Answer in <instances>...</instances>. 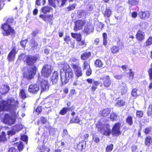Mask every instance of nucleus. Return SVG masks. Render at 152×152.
<instances>
[{
	"instance_id": "2f4dec72",
	"label": "nucleus",
	"mask_w": 152,
	"mask_h": 152,
	"mask_svg": "<svg viewBox=\"0 0 152 152\" xmlns=\"http://www.w3.org/2000/svg\"><path fill=\"white\" fill-rule=\"evenodd\" d=\"M152 139L151 137H147L145 140V143L146 145H149L152 142Z\"/></svg>"
},
{
	"instance_id": "412c9836",
	"label": "nucleus",
	"mask_w": 152,
	"mask_h": 152,
	"mask_svg": "<svg viewBox=\"0 0 152 152\" xmlns=\"http://www.w3.org/2000/svg\"><path fill=\"white\" fill-rule=\"evenodd\" d=\"M121 93L122 95L126 93L127 91V88L125 83H121Z\"/></svg>"
},
{
	"instance_id": "c85d7f7f",
	"label": "nucleus",
	"mask_w": 152,
	"mask_h": 152,
	"mask_svg": "<svg viewBox=\"0 0 152 152\" xmlns=\"http://www.w3.org/2000/svg\"><path fill=\"white\" fill-rule=\"evenodd\" d=\"M96 66L98 67H102L103 65V63L99 59H97L95 61Z\"/></svg>"
},
{
	"instance_id": "ddd939ff",
	"label": "nucleus",
	"mask_w": 152,
	"mask_h": 152,
	"mask_svg": "<svg viewBox=\"0 0 152 152\" xmlns=\"http://www.w3.org/2000/svg\"><path fill=\"white\" fill-rule=\"evenodd\" d=\"M23 127V126L21 124H16L13 126V131L8 132L7 134L9 135H14L15 134V132H18L22 129Z\"/></svg>"
},
{
	"instance_id": "c03bdc74",
	"label": "nucleus",
	"mask_w": 152,
	"mask_h": 152,
	"mask_svg": "<svg viewBox=\"0 0 152 152\" xmlns=\"http://www.w3.org/2000/svg\"><path fill=\"white\" fill-rule=\"evenodd\" d=\"M49 4L52 7L55 8L56 7V5L55 3L56 1V0H55L54 1L53 0H48Z\"/></svg>"
},
{
	"instance_id": "a211bd4d",
	"label": "nucleus",
	"mask_w": 152,
	"mask_h": 152,
	"mask_svg": "<svg viewBox=\"0 0 152 152\" xmlns=\"http://www.w3.org/2000/svg\"><path fill=\"white\" fill-rule=\"evenodd\" d=\"M94 30V26L92 24H86L84 28V32L87 34H89Z\"/></svg>"
},
{
	"instance_id": "0e129e2a",
	"label": "nucleus",
	"mask_w": 152,
	"mask_h": 152,
	"mask_svg": "<svg viewBox=\"0 0 152 152\" xmlns=\"http://www.w3.org/2000/svg\"><path fill=\"white\" fill-rule=\"evenodd\" d=\"M148 72L150 78L152 80V68H150L149 69L148 71Z\"/></svg>"
},
{
	"instance_id": "f8f14e48",
	"label": "nucleus",
	"mask_w": 152,
	"mask_h": 152,
	"mask_svg": "<svg viewBox=\"0 0 152 152\" xmlns=\"http://www.w3.org/2000/svg\"><path fill=\"white\" fill-rule=\"evenodd\" d=\"M101 80H104V85L106 87L109 86L111 84L110 79L108 75H104L100 78Z\"/></svg>"
},
{
	"instance_id": "4be33fe9",
	"label": "nucleus",
	"mask_w": 152,
	"mask_h": 152,
	"mask_svg": "<svg viewBox=\"0 0 152 152\" xmlns=\"http://www.w3.org/2000/svg\"><path fill=\"white\" fill-rule=\"evenodd\" d=\"M9 90V87L7 85H4L0 88V92L2 94H4L7 93Z\"/></svg>"
},
{
	"instance_id": "4d7b16f0",
	"label": "nucleus",
	"mask_w": 152,
	"mask_h": 152,
	"mask_svg": "<svg viewBox=\"0 0 152 152\" xmlns=\"http://www.w3.org/2000/svg\"><path fill=\"white\" fill-rule=\"evenodd\" d=\"M132 149L133 152H138V149L136 146L133 145L132 146Z\"/></svg>"
},
{
	"instance_id": "6ab92c4d",
	"label": "nucleus",
	"mask_w": 152,
	"mask_h": 152,
	"mask_svg": "<svg viewBox=\"0 0 152 152\" xmlns=\"http://www.w3.org/2000/svg\"><path fill=\"white\" fill-rule=\"evenodd\" d=\"M58 73L57 72L55 71L51 77V80L53 84L56 83L58 82Z\"/></svg>"
},
{
	"instance_id": "bb28decb",
	"label": "nucleus",
	"mask_w": 152,
	"mask_h": 152,
	"mask_svg": "<svg viewBox=\"0 0 152 152\" xmlns=\"http://www.w3.org/2000/svg\"><path fill=\"white\" fill-rule=\"evenodd\" d=\"M110 109L109 108L104 109L103 110L101 114L103 116H107L110 113Z\"/></svg>"
},
{
	"instance_id": "e433bc0d",
	"label": "nucleus",
	"mask_w": 152,
	"mask_h": 152,
	"mask_svg": "<svg viewBox=\"0 0 152 152\" xmlns=\"http://www.w3.org/2000/svg\"><path fill=\"white\" fill-rule=\"evenodd\" d=\"M86 80L89 83H93V84L96 85H98L99 84L98 81H95L92 79H87Z\"/></svg>"
},
{
	"instance_id": "2eb2a0df",
	"label": "nucleus",
	"mask_w": 152,
	"mask_h": 152,
	"mask_svg": "<svg viewBox=\"0 0 152 152\" xmlns=\"http://www.w3.org/2000/svg\"><path fill=\"white\" fill-rule=\"evenodd\" d=\"M101 132L106 135H109L111 133L110 126L107 125H105L101 129Z\"/></svg>"
},
{
	"instance_id": "09e8293b",
	"label": "nucleus",
	"mask_w": 152,
	"mask_h": 152,
	"mask_svg": "<svg viewBox=\"0 0 152 152\" xmlns=\"http://www.w3.org/2000/svg\"><path fill=\"white\" fill-rule=\"evenodd\" d=\"M8 152H18V151L17 148L12 147L9 149Z\"/></svg>"
},
{
	"instance_id": "f257e3e1",
	"label": "nucleus",
	"mask_w": 152,
	"mask_h": 152,
	"mask_svg": "<svg viewBox=\"0 0 152 152\" xmlns=\"http://www.w3.org/2000/svg\"><path fill=\"white\" fill-rule=\"evenodd\" d=\"M18 104V102L15 101L12 98L8 99L6 101H2L0 103V112L5 110L15 112V111H17Z\"/></svg>"
},
{
	"instance_id": "6e6552de",
	"label": "nucleus",
	"mask_w": 152,
	"mask_h": 152,
	"mask_svg": "<svg viewBox=\"0 0 152 152\" xmlns=\"http://www.w3.org/2000/svg\"><path fill=\"white\" fill-rule=\"evenodd\" d=\"M39 82V83H41L42 91L48 90L49 86L47 80L42 78L40 76H39L38 77V83Z\"/></svg>"
},
{
	"instance_id": "8fccbe9b",
	"label": "nucleus",
	"mask_w": 152,
	"mask_h": 152,
	"mask_svg": "<svg viewBox=\"0 0 152 152\" xmlns=\"http://www.w3.org/2000/svg\"><path fill=\"white\" fill-rule=\"evenodd\" d=\"M136 115L137 117H142L143 115V112L141 111H137L136 112Z\"/></svg>"
},
{
	"instance_id": "423d86ee",
	"label": "nucleus",
	"mask_w": 152,
	"mask_h": 152,
	"mask_svg": "<svg viewBox=\"0 0 152 152\" xmlns=\"http://www.w3.org/2000/svg\"><path fill=\"white\" fill-rule=\"evenodd\" d=\"M2 28L4 30L2 34L4 36L12 35L14 34V30L8 23V22L2 25Z\"/></svg>"
},
{
	"instance_id": "0eeeda50",
	"label": "nucleus",
	"mask_w": 152,
	"mask_h": 152,
	"mask_svg": "<svg viewBox=\"0 0 152 152\" xmlns=\"http://www.w3.org/2000/svg\"><path fill=\"white\" fill-rule=\"evenodd\" d=\"M52 71V66L49 65H45L44 66L42 70V75L48 77L50 75Z\"/></svg>"
},
{
	"instance_id": "37998d69",
	"label": "nucleus",
	"mask_w": 152,
	"mask_h": 152,
	"mask_svg": "<svg viewBox=\"0 0 152 152\" xmlns=\"http://www.w3.org/2000/svg\"><path fill=\"white\" fill-rule=\"evenodd\" d=\"M113 145L112 144H110L107 146L106 148V151L108 152H110L113 150Z\"/></svg>"
},
{
	"instance_id": "c756f323",
	"label": "nucleus",
	"mask_w": 152,
	"mask_h": 152,
	"mask_svg": "<svg viewBox=\"0 0 152 152\" xmlns=\"http://www.w3.org/2000/svg\"><path fill=\"white\" fill-rule=\"evenodd\" d=\"M71 35L73 38L76 39L77 41H80L81 39V35L80 34L72 33Z\"/></svg>"
},
{
	"instance_id": "4468645a",
	"label": "nucleus",
	"mask_w": 152,
	"mask_h": 152,
	"mask_svg": "<svg viewBox=\"0 0 152 152\" xmlns=\"http://www.w3.org/2000/svg\"><path fill=\"white\" fill-rule=\"evenodd\" d=\"M72 66L74 69L75 74L77 78L82 75L83 73L81 69L77 65L74 64L72 65Z\"/></svg>"
},
{
	"instance_id": "aec40b11",
	"label": "nucleus",
	"mask_w": 152,
	"mask_h": 152,
	"mask_svg": "<svg viewBox=\"0 0 152 152\" xmlns=\"http://www.w3.org/2000/svg\"><path fill=\"white\" fill-rule=\"evenodd\" d=\"M145 36L144 32L139 31L137 33L136 37L139 41H141L144 39Z\"/></svg>"
},
{
	"instance_id": "bf43d9fd",
	"label": "nucleus",
	"mask_w": 152,
	"mask_h": 152,
	"mask_svg": "<svg viewBox=\"0 0 152 152\" xmlns=\"http://www.w3.org/2000/svg\"><path fill=\"white\" fill-rule=\"evenodd\" d=\"M93 140L95 142L97 143L99 142V139L96 136H94L93 137Z\"/></svg>"
},
{
	"instance_id": "72a5a7b5",
	"label": "nucleus",
	"mask_w": 152,
	"mask_h": 152,
	"mask_svg": "<svg viewBox=\"0 0 152 152\" xmlns=\"http://www.w3.org/2000/svg\"><path fill=\"white\" fill-rule=\"evenodd\" d=\"M126 122L129 125L131 126L133 124L132 118L131 116H129L126 119Z\"/></svg>"
},
{
	"instance_id": "58836bf2",
	"label": "nucleus",
	"mask_w": 152,
	"mask_h": 152,
	"mask_svg": "<svg viewBox=\"0 0 152 152\" xmlns=\"http://www.w3.org/2000/svg\"><path fill=\"white\" fill-rule=\"evenodd\" d=\"M80 120L77 117L75 118H72L70 121L71 123H80Z\"/></svg>"
},
{
	"instance_id": "6e6d98bb",
	"label": "nucleus",
	"mask_w": 152,
	"mask_h": 152,
	"mask_svg": "<svg viewBox=\"0 0 152 152\" xmlns=\"http://www.w3.org/2000/svg\"><path fill=\"white\" fill-rule=\"evenodd\" d=\"M40 18H42L44 21H47V15H40L39 16Z\"/></svg>"
},
{
	"instance_id": "7c9ffc66",
	"label": "nucleus",
	"mask_w": 152,
	"mask_h": 152,
	"mask_svg": "<svg viewBox=\"0 0 152 152\" xmlns=\"http://www.w3.org/2000/svg\"><path fill=\"white\" fill-rule=\"evenodd\" d=\"M5 136V133L4 132H2L0 136V142H4L6 141L7 139Z\"/></svg>"
},
{
	"instance_id": "e2e57ef3",
	"label": "nucleus",
	"mask_w": 152,
	"mask_h": 152,
	"mask_svg": "<svg viewBox=\"0 0 152 152\" xmlns=\"http://www.w3.org/2000/svg\"><path fill=\"white\" fill-rule=\"evenodd\" d=\"M27 42V40H24L23 41H22L20 42V45L21 46H23V47H24L26 43Z\"/></svg>"
},
{
	"instance_id": "9d476101",
	"label": "nucleus",
	"mask_w": 152,
	"mask_h": 152,
	"mask_svg": "<svg viewBox=\"0 0 152 152\" xmlns=\"http://www.w3.org/2000/svg\"><path fill=\"white\" fill-rule=\"evenodd\" d=\"M138 17L140 19L145 20L148 19L150 16V13L148 11H140L138 13Z\"/></svg>"
},
{
	"instance_id": "338daca9",
	"label": "nucleus",
	"mask_w": 152,
	"mask_h": 152,
	"mask_svg": "<svg viewBox=\"0 0 152 152\" xmlns=\"http://www.w3.org/2000/svg\"><path fill=\"white\" fill-rule=\"evenodd\" d=\"M42 109L40 107H38L36 109L35 111L36 112L37 114H39L41 111Z\"/></svg>"
},
{
	"instance_id": "9b49d317",
	"label": "nucleus",
	"mask_w": 152,
	"mask_h": 152,
	"mask_svg": "<svg viewBox=\"0 0 152 152\" xmlns=\"http://www.w3.org/2000/svg\"><path fill=\"white\" fill-rule=\"evenodd\" d=\"M86 21L84 20H79L75 23L74 30L75 31L81 29L85 24Z\"/></svg>"
},
{
	"instance_id": "ea45409f",
	"label": "nucleus",
	"mask_w": 152,
	"mask_h": 152,
	"mask_svg": "<svg viewBox=\"0 0 152 152\" xmlns=\"http://www.w3.org/2000/svg\"><path fill=\"white\" fill-rule=\"evenodd\" d=\"M83 68V70L86 69H87L90 68V65L89 64L88 62L86 61H85L84 62Z\"/></svg>"
},
{
	"instance_id": "b1692460",
	"label": "nucleus",
	"mask_w": 152,
	"mask_h": 152,
	"mask_svg": "<svg viewBox=\"0 0 152 152\" xmlns=\"http://www.w3.org/2000/svg\"><path fill=\"white\" fill-rule=\"evenodd\" d=\"M86 145V141L85 140H82L77 144V147L79 149H82L85 148Z\"/></svg>"
},
{
	"instance_id": "a18cd8bd",
	"label": "nucleus",
	"mask_w": 152,
	"mask_h": 152,
	"mask_svg": "<svg viewBox=\"0 0 152 152\" xmlns=\"http://www.w3.org/2000/svg\"><path fill=\"white\" fill-rule=\"evenodd\" d=\"M66 1V0H61V4H59V0H57V3L58 6L59 7H61V6H63L65 3V2Z\"/></svg>"
},
{
	"instance_id": "5fc2aeb1",
	"label": "nucleus",
	"mask_w": 152,
	"mask_h": 152,
	"mask_svg": "<svg viewBox=\"0 0 152 152\" xmlns=\"http://www.w3.org/2000/svg\"><path fill=\"white\" fill-rule=\"evenodd\" d=\"M134 73L133 72L131 69L130 70V72L129 73V78L130 79L132 80L133 78V77L134 75Z\"/></svg>"
},
{
	"instance_id": "a19ab883",
	"label": "nucleus",
	"mask_w": 152,
	"mask_h": 152,
	"mask_svg": "<svg viewBox=\"0 0 152 152\" xmlns=\"http://www.w3.org/2000/svg\"><path fill=\"white\" fill-rule=\"evenodd\" d=\"M140 27L142 28L146 29L148 26V23L145 22H141L140 24Z\"/></svg>"
},
{
	"instance_id": "dca6fc26",
	"label": "nucleus",
	"mask_w": 152,
	"mask_h": 152,
	"mask_svg": "<svg viewBox=\"0 0 152 152\" xmlns=\"http://www.w3.org/2000/svg\"><path fill=\"white\" fill-rule=\"evenodd\" d=\"M17 52V51L15 49V48L13 47L8 56V59L9 61H14Z\"/></svg>"
},
{
	"instance_id": "864d4df0",
	"label": "nucleus",
	"mask_w": 152,
	"mask_h": 152,
	"mask_svg": "<svg viewBox=\"0 0 152 152\" xmlns=\"http://www.w3.org/2000/svg\"><path fill=\"white\" fill-rule=\"evenodd\" d=\"M53 14L51 15H47V21L48 20L49 22H50L53 19Z\"/></svg>"
},
{
	"instance_id": "39448f33",
	"label": "nucleus",
	"mask_w": 152,
	"mask_h": 152,
	"mask_svg": "<svg viewBox=\"0 0 152 152\" xmlns=\"http://www.w3.org/2000/svg\"><path fill=\"white\" fill-rule=\"evenodd\" d=\"M36 70L35 66H32L24 73V77L28 80L32 79L36 74Z\"/></svg>"
},
{
	"instance_id": "69168bd1",
	"label": "nucleus",
	"mask_w": 152,
	"mask_h": 152,
	"mask_svg": "<svg viewBox=\"0 0 152 152\" xmlns=\"http://www.w3.org/2000/svg\"><path fill=\"white\" fill-rule=\"evenodd\" d=\"M92 71L90 68L87 69L86 72V75L87 76H89L91 75V74Z\"/></svg>"
},
{
	"instance_id": "7ed1b4c3",
	"label": "nucleus",
	"mask_w": 152,
	"mask_h": 152,
	"mask_svg": "<svg viewBox=\"0 0 152 152\" xmlns=\"http://www.w3.org/2000/svg\"><path fill=\"white\" fill-rule=\"evenodd\" d=\"M19 58L22 59L24 61H26L28 64L32 65L37 60V58L33 56L27 55L22 54L19 56Z\"/></svg>"
},
{
	"instance_id": "49530a36",
	"label": "nucleus",
	"mask_w": 152,
	"mask_h": 152,
	"mask_svg": "<svg viewBox=\"0 0 152 152\" xmlns=\"http://www.w3.org/2000/svg\"><path fill=\"white\" fill-rule=\"evenodd\" d=\"M147 46H149L152 44V37H149L146 42Z\"/></svg>"
},
{
	"instance_id": "393cba45",
	"label": "nucleus",
	"mask_w": 152,
	"mask_h": 152,
	"mask_svg": "<svg viewBox=\"0 0 152 152\" xmlns=\"http://www.w3.org/2000/svg\"><path fill=\"white\" fill-rule=\"evenodd\" d=\"M125 104V102L122 99H118L116 100L115 104L116 106L119 107L123 106Z\"/></svg>"
},
{
	"instance_id": "1a4fd4ad",
	"label": "nucleus",
	"mask_w": 152,
	"mask_h": 152,
	"mask_svg": "<svg viewBox=\"0 0 152 152\" xmlns=\"http://www.w3.org/2000/svg\"><path fill=\"white\" fill-rule=\"evenodd\" d=\"M121 126V124L118 123L115 124L112 129V133L113 135L118 136L121 134L120 131Z\"/></svg>"
},
{
	"instance_id": "680f3d73",
	"label": "nucleus",
	"mask_w": 152,
	"mask_h": 152,
	"mask_svg": "<svg viewBox=\"0 0 152 152\" xmlns=\"http://www.w3.org/2000/svg\"><path fill=\"white\" fill-rule=\"evenodd\" d=\"M94 44L99 47L101 45L100 44L99 40V39L97 38L95 40Z\"/></svg>"
},
{
	"instance_id": "3c124183",
	"label": "nucleus",
	"mask_w": 152,
	"mask_h": 152,
	"mask_svg": "<svg viewBox=\"0 0 152 152\" xmlns=\"http://www.w3.org/2000/svg\"><path fill=\"white\" fill-rule=\"evenodd\" d=\"M38 45V43L35 42L34 39H32L31 40V45L32 48H34L37 47Z\"/></svg>"
},
{
	"instance_id": "a878e982",
	"label": "nucleus",
	"mask_w": 152,
	"mask_h": 152,
	"mask_svg": "<svg viewBox=\"0 0 152 152\" xmlns=\"http://www.w3.org/2000/svg\"><path fill=\"white\" fill-rule=\"evenodd\" d=\"M91 55L90 52H85L82 54L81 56V59L83 60H85L88 58Z\"/></svg>"
},
{
	"instance_id": "f704fd0d",
	"label": "nucleus",
	"mask_w": 152,
	"mask_h": 152,
	"mask_svg": "<svg viewBox=\"0 0 152 152\" xmlns=\"http://www.w3.org/2000/svg\"><path fill=\"white\" fill-rule=\"evenodd\" d=\"M19 95L20 97L22 99H25L26 97L25 91L23 89H22L20 90Z\"/></svg>"
},
{
	"instance_id": "603ef678",
	"label": "nucleus",
	"mask_w": 152,
	"mask_h": 152,
	"mask_svg": "<svg viewBox=\"0 0 152 152\" xmlns=\"http://www.w3.org/2000/svg\"><path fill=\"white\" fill-rule=\"evenodd\" d=\"M21 139L25 142H26V143H27V142L28 140V137L26 135H23L21 136Z\"/></svg>"
},
{
	"instance_id": "f03ea898",
	"label": "nucleus",
	"mask_w": 152,
	"mask_h": 152,
	"mask_svg": "<svg viewBox=\"0 0 152 152\" xmlns=\"http://www.w3.org/2000/svg\"><path fill=\"white\" fill-rule=\"evenodd\" d=\"M60 75L61 82L63 85L68 83L70 78L73 77L74 74L72 69L69 65L66 63L60 70Z\"/></svg>"
},
{
	"instance_id": "de8ad7c7",
	"label": "nucleus",
	"mask_w": 152,
	"mask_h": 152,
	"mask_svg": "<svg viewBox=\"0 0 152 152\" xmlns=\"http://www.w3.org/2000/svg\"><path fill=\"white\" fill-rule=\"evenodd\" d=\"M137 89L136 88L134 89L132 92L131 94L134 97H136L137 96Z\"/></svg>"
},
{
	"instance_id": "473e14b6",
	"label": "nucleus",
	"mask_w": 152,
	"mask_h": 152,
	"mask_svg": "<svg viewBox=\"0 0 152 152\" xmlns=\"http://www.w3.org/2000/svg\"><path fill=\"white\" fill-rule=\"evenodd\" d=\"M69 109V108L64 107L60 111L59 113L61 115H64Z\"/></svg>"
},
{
	"instance_id": "cd10ccee",
	"label": "nucleus",
	"mask_w": 152,
	"mask_h": 152,
	"mask_svg": "<svg viewBox=\"0 0 152 152\" xmlns=\"http://www.w3.org/2000/svg\"><path fill=\"white\" fill-rule=\"evenodd\" d=\"M103 13L105 17H109L111 15V11L109 9H106Z\"/></svg>"
},
{
	"instance_id": "c9c22d12",
	"label": "nucleus",
	"mask_w": 152,
	"mask_h": 152,
	"mask_svg": "<svg viewBox=\"0 0 152 152\" xmlns=\"http://www.w3.org/2000/svg\"><path fill=\"white\" fill-rule=\"evenodd\" d=\"M119 50V48L116 46H113L111 48V50L113 53L118 52Z\"/></svg>"
},
{
	"instance_id": "13d9d810",
	"label": "nucleus",
	"mask_w": 152,
	"mask_h": 152,
	"mask_svg": "<svg viewBox=\"0 0 152 152\" xmlns=\"http://www.w3.org/2000/svg\"><path fill=\"white\" fill-rule=\"evenodd\" d=\"M23 148V144L21 142H20L18 145V148L19 151L22 150Z\"/></svg>"
},
{
	"instance_id": "f3484780",
	"label": "nucleus",
	"mask_w": 152,
	"mask_h": 152,
	"mask_svg": "<svg viewBox=\"0 0 152 152\" xmlns=\"http://www.w3.org/2000/svg\"><path fill=\"white\" fill-rule=\"evenodd\" d=\"M39 86L38 85L31 84L29 86L28 91L31 93H36L39 91Z\"/></svg>"
},
{
	"instance_id": "052dcab7",
	"label": "nucleus",
	"mask_w": 152,
	"mask_h": 152,
	"mask_svg": "<svg viewBox=\"0 0 152 152\" xmlns=\"http://www.w3.org/2000/svg\"><path fill=\"white\" fill-rule=\"evenodd\" d=\"M75 7V4L72 5L67 7L68 11H70L72 10H74Z\"/></svg>"
},
{
	"instance_id": "774afa93",
	"label": "nucleus",
	"mask_w": 152,
	"mask_h": 152,
	"mask_svg": "<svg viewBox=\"0 0 152 152\" xmlns=\"http://www.w3.org/2000/svg\"><path fill=\"white\" fill-rule=\"evenodd\" d=\"M64 40L67 43H69V42L70 41V38L69 37V36H66L64 38Z\"/></svg>"
},
{
	"instance_id": "4c0bfd02",
	"label": "nucleus",
	"mask_w": 152,
	"mask_h": 152,
	"mask_svg": "<svg viewBox=\"0 0 152 152\" xmlns=\"http://www.w3.org/2000/svg\"><path fill=\"white\" fill-rule=\"evenodd\" d=\"M110 118L112 121L116 120L117 119V115L114 113H112L110 115Z\"/></svg>"
},
{
	"instance_id": "5701e85b",
	"label": "nucleus",
	"mask_w": 152,
	"mask_h": 152,
	"mask_svg": "<svg viewBox=\"0 0 152 152\" xmlns=\"http://www.w3.org/2000/svg\"><path fill=\"white\" fill-rule=\"evenodd\" d=\"M53 9L51 7L48 6L44 7L41 8V10L44 14L49 12Z\"/></svg>"
},
{
	"instance_id": "79ce46f5",
	"label": "nucleus",
	"mask_w": 152,
	"mask_h": 152,
	"mask_svg": "<svg viewBox=\"0 0 152 152\" xmlns=\"http://www.w3.org/2000/svg\"><path fill=\"white\" fill-rule=\"evenodd\" d=\"M129 4L131 5H134L138 4V0H129Z\"/></svg>"
},
{
	"instance_id": "20e7f679",
	"label": "nucleus",
	"mask_w": 152,
	"mask_h": 152,
	"mask_svg": "<svg viewBox=\"0 0 152 152\" xmlns=\"http://www.w3.org/2000/svg\"><path fill=\"white\" fill-rule=\"evenodd\" d=\"M12 113L13 116H10L7 114L5 115L4 119V121L6 124L9 125L13 124L15 121V118L17 116L18 111H15V112H11Z\"/></svg>"
}]
</instances>
